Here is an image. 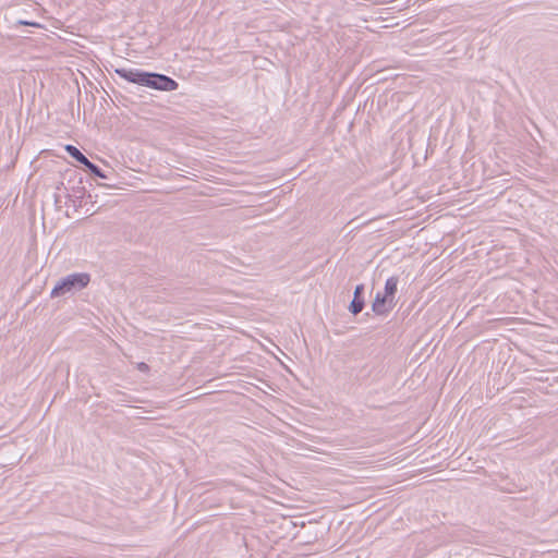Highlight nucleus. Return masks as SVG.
Wrapping results in <instances>:
<instances>
[{
	"label": "nucleus",
	"instance_id": "1",
	"mask_svg": "<svg viewBox=\"0 0 558 558\" xmlns=\"http://www.w3.org/2000/svg\"><path fill=\"white\" fill-rule=\"evenodd\" d=\"M116 73L125 81L157 90L172 92L179 86L170 76L159 73L145 72L138 69L118 68Z\"/></svg>",
	"mask_w": 558,
	"mask_h": 558
},
{
	"label": "nucleus",
	"instance_id": "2",
	"mask_svg": "<svg viewBox=\"0 0 558 558\" xmlns=\"http://www.w3.org/2000/svg\"><path fill=\"white\" fill-rule=\"evenodd\" d=\"M90 281V277L86 272H75L68 275L57 282L52 289L51 298L63 296L68 293L84 289Z\"/></svg>",
	"mask_w": 558,
	"mask_h": 558
},
{
	"label": "nucleus",
	"instance_id": "3",
	"mask_svg": "<svg viewBox=\"0 0 558 558\" xmlns=\"http://www.w3.org/2000/svg\"><path fill=\"white\" fill-rule=\"evenodd\" d=\"M395 306V302L389 300L384 293L378 292L372 304V310L376 315H386Z\"/></svg>",
	"mask_w": 558,
	"mask_h": 558
},
{
	"label": "nucleus",
	"instance_id": "4",
	"mask_svg": "<svg viewBox=\"0 0 558 558\" xmlns=\"http://www.w3.org/2000/svg\"><path fill=\"white\" fill-rule=\"evenodd\" d=\"M363 293H364V286L357 284L354 289L353 300L351 301L350 306H349V310L353 315H357L364 308L365 303H364V299H363Z\"/></svg>",
	"mask_w": 558,
	"mask_h": 558
},
{
	"label": "nucleus",
	"instance_id": "5",
	"mask_svg": "<svg viewBox=\"0 0 558 558\" xmlns=\"http://www.w3.org/2000/svg\"><path fill=\"white\" fill-rule=\"evenodd\" d=\"M398 282H399V278L396 276H392V277L388 278L385 283L384 294L392 302H395L393 300H395V294L398 290Z\"/></svg>",
	"mask_w": 558,
	"mask_h": 558
},
{
	"label": "nucleus",
	"instance_id": "6",
	"mask_svg": "<svg viewBox=\"0 0 558 558\" xmlns=\"http://www.w3.org/2000/svg\"><path fill=\"white\" fill-rule=\"evenodd\" d=\"M65 150L72 158H74L80 163L85 166L86 162H88V158L77 147L73 145H66Z\"/></svg>",
	"mask_w": 558,
	"mask_h": 558
},
{
	"label": "nucleus",
	"instance_id": "7",
	"mask_svg": "<svg viewBox=\"0 0 558 558\" xmlns=\"http://www.w3.org/2000/svg\"><path fill=\"white\" fill-rule=\"evenodd\" d=\"M85 167L95 177H98V178H101V179H108V175L97 165H95L94 162L88 160V162H86Z\"/></svg>",
	"mask_w": 558,
	"mask_h": 558
},
{
	"label": "nucleus",
	"instance_id": "8",
	"mask_svg": "<svg viewBox=\"0 0 558 558\" xmlns=\"http://www.w3.org/2000/svg\"><path fill=\"white\" fill-rule=\"evenodd\" d=\"M17 25H26V26H34V27H39L40 25L36 22H28V21H23V20H20L16 22Z\"/></svg>",
	"mask_w": 558,
	"mask_h": 558
},
{
	"label": "nucleus",
	"instance_id": "9",
	"mask_svg": "<svg viewBox=\"0 0 558 558\" xmlns=\"http://www.w3.org/2000/svg\"><path fill=\"white\" fill-rule=\"evenodd\" d=\"M56 203H59V196L56 195Z\"/></svg>",
	"mask_w": 558,
	"mask_h": 558
}]
</instances>
